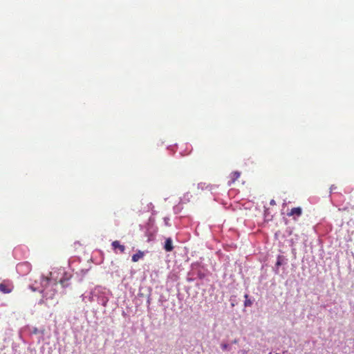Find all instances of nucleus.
Instances as JSON below:
<instances>
[{
  "label": "nucleus",
  "mask_w": 354,
  "mask_h": 354,
  "mask_svg": "<svg viewBox=\"0 0 354 354\" xmlns=\"http://www.w3.org/2000/svg\"><path fill=\"white\" fill-rule=\"evenodd\" d=\"M221 346L223 351H225L228 348V344H221Z\"/></svg>",
  "instance_id": "obj_10"
},
{
  "label": "nucleus",
  "mask_w": 354,
  "mask_h": 354,
  "mask_svg": "<svg viewBox=\"0 0 354 354\" xmlns=\"http://www.w3.org/2000/svg\"><path fill=\"white\" fill-rule=\"evenodd\" d=\"M164 249L167 252H171L173 250L174 247H173V244H172V240L171 238H167L166 239L165 245H164Z\"/></svg>",
  "instance_id": "obj_5"
},
{
  "label": "nucleus",
  "mask_w": 354,
  "mask_h": 354,
  "mask_svg": "<svg viewBox=\"0 0 354 354\" xmlns=\"http://www.w3.org/2000/svg\"><path fill=\"white\" fill-rule=\"evenodd\" d=\"M17 269L19 273L27 274L31 270V265L28 262H23L17 265Z\"/></svg>",
  "instance_id": "obj_1"
},
{
  "label": "nucleus",
  "mask_w": 354,
  "mask_h": 354,
  "mask_svg": "<svg viewBox=\"0 0 354 354\" xmlns=\"http://www.w3.org/2000/svg\"><path fill=\"white\" fill-rule=\"evenodd\" d=\"M302 214V209L301 207H294L292 208L290 212H288L287 214L289 216L296 215L297 216H300Z\"/></svg>",
  "instance_id": "obj_4"
},
{
  "label": "nucleus",
  "mask_w": 354,
  "mask_h": 354,
  "mask_svg": "<svg viewBox=\"0 0 354 354\" xmlns=\"http://www.w3.org/2000/svg\"><path fill=\"white\" fill-rule=\"evenodd\" d=\"M281 259H282L281 256H278L277 261V263H276V266L277 267H279L282 264Z\"/></svg>",
  "instance_id": "obj_9"
},
{
  "label": "nucleus",
  "mask_w": 354,
  "mask_h": 354,
  "mask_svg": "<svg viewBox=\"0 0 354 354\" xmlns=\"http://www.w3.org/2000/svg\"><path fill=\"white\" fill-rule=\"evenodd\" d=\"M241 176V173L239 171H234L231 174V183H234Z\"/></svg>",
  "instance_id": "obj_7"
},
{
  "label": "nucleus",
  "mask_w": 354,
  "mask_h": 354,
  "mask_svg": "<svg viewBox=\"0 0 354 354\" xmlns=\"http://www.w3.org/2000/svg\"><path fill=\"white\" fill-rule=\"evenodd\" d=\"M112 247L113 250H116L117 249L120 250L121 253L124 252L125 247L123 245H121L120 241H114L112 242Z\"/></svg>",
  "instance_id": "obj_3"
},
{
  "label": "nucleus",
  "mask_w": 354,
  "mask_h": 354,
  "mask_svg": "<svg viewBox=\"0 0 354 354\" xmlns=\"http://www.w3.org/2000/svg\"><path fill=\"white\" fill-rule=\"evenodd\" d=\"M337 186H335V185H333L330 187V192H333L335 190L337 189Z\"/></svg>",
  "instance_id": "obj_11"
},
{
  "label": "nucleus",
  "mask_w": 354,
  "mask_h": 354,
  "mask_svg": "<svg viewBox=\"0 0 354 354\" xmlns=\"http://www.w3.org/2000/svg\"><path fill=\"white\" fill-rule=\"evenodd\" d=\"M233 343H234V344H236V343H237V341H236V340H234V341H233Z\"/></svg>",
  "instance_id": "obj_14"
},
{
  "label": "nucleus",
  "mask_w": 354,
  "mask_h": 354,
  "mask_svg": "<svg viewBox=\"0 0 354 354\" xmlns=\"http://www.w3.org/2000/svg\"><path fill=\"white\" fill-rule=\"evenodd\" d=\"M143 257H144V252L139 250L137 253L134 254L132 256V261L137 262L140 259H142Z\"/></svg>",
  "instance_id": "obj_6"
},
{
  "label": "nucleus",
  "mask_w": 354,
  "mask_h": 354,
  "mask_svg": "<svg viewBox=\"0 0 354 354\" xmlns=\"http://www.w3.org/2000/svg\"><path fill=\"white\" fill-rule=\"evenodd\" d=\"M13 288L12 283L9 281H3L0 283V292L4 294L10 293Z\"/></svg>",
  "instance_id": "obj_2"
},
{
  "label": "nucleus",
  "mask_w": 354,
  "mask_h": 354,
  "mask_svg": "<svg viewBox=\"0 0 354 354\" xmlns=\"http://www.w3.org/2000/svg\"><path fill=\"white\" fill-rule=\"evenodd\" d=\"M270 204L271 205H276V202H275V201H274V199H272V200L270 201Z\"/></svg>",
  "instance_id": "obj_13"
},
{
  "label": "nucleus",
  "mask_w": 354,
  "mask_h": 354,
  "mask_svg": "<svg viewBox=\"0 0 354 354\" xmlns=\"http://www.w3.org/2000/svg\"><path fill=\"white\" fill-rule=\"evenodd\" d=\"M244 297L245 298V300L244 301V306L245 307H249V306H251L252 305V301L248 299V294H245L244 295Z\"/></svg>",
  "instance_id": "obj_8"
},
{
  "label": "nucleus",
  "mask_w": 354,
  "mask_h": 354,
  "mask_svg": "<svg viewBox=\"0 0 354 354\" xmlns=\"http://www.w3.org/2000/svg\"><path fill=\"white\" fill-rule=\"evenodd\" d=\"M205 185V183H199V184L198 185V188H201V189H203L204 188Z\"/></svg>",
  "instance_id": "obj_12"
}]
</instances>
